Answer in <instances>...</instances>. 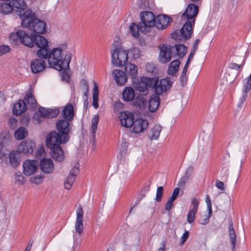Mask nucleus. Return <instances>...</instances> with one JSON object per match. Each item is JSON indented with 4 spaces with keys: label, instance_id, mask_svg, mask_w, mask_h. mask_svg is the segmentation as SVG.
<instances>
[{
    "label": "nucleus",
    "instance_id": "nucleus-1",
    "mask_svg": "<svg viewBox=\"0 0 251 251\" xmlns=\"http://www.w3.org/2000/svg\"><path fill=\"white\" fill-rule=\"evenodd\" d=\"M67 47V44H63L51 50L48 48V64L50 68L60 70L65 67H69L72 59V54L67 52L64 56L63 53Z\"/></svg>",
    "mask_w": 251,
    "mask_h": 251
},
{
    "label": "nucleus",
    "instance_id": "nucleus-2",
    "mask_svg": "<svg viewBox=\"0 0 251 251\" xmlns=\"http://www.w3.org/2000/svg\"><path fill=\"white\" fill-rule=\"evenodd\" d=\"M70 122L71 121L63 119L56 121L55 126L58 132L53 130L48 133V137L51 141L66 144L69 141V133L71 129Z\"/></svg>",
    "mask_w": 251,
    "mask_h": 251
},
{
    "label": "nucleus",
    "instance_id": "nucleus-3",
    "mask_svg": "<svg viewBox=\"0 0 251 251\" xmlns=\"http://www.w3.org/2000/svg\"><path fill=\"white\" fill-rule=\"evenodd\" d=\"M24 17L21 19L23 26L28 28L38 34L46 32V23L36 18L34 12L28 9L23 13Z\"/></svg>",
    "mask_w": 251,
    "mask_h": 251
},
{
    "label": "nucleus",
    "instance_id": "nucleus-4",
    "mask_svg": "<svg viewBox=\"0 0 251 251\" xmlns=\"http://www.w3.org/2000/svg\"><path fill=\"white\" fill-rule=\"evenodd\" d=\"M112 63L116 67L124 66L128 60V52L122 47L119 40H115L112 45Z\"/></svg>",
    "mask_w": 251,
    "mask_h": 251
},
{
    "label": "nucleus",
    "instance_id": "nucleus-5",
    "mask_svg": "<svg viewBox=\"0 0 251 251\" xmlns=\"http://www.w3.org/2000/svg\"><path fill=\"white\" fill-rule=\"evenodd\" d=\"M47 164V158L44 157L40 162V167L42 172L47 173V167L45 166ZM39 164L38 161L36 159L26 160L24 162L23 164V172L27 176H31L37 171Z\"/></svg>",
    "mask_w": 251,
    "mask_h": 251
},
{
    "label": "nucleus",
    "instance_id": "nucleus-6",
    "mask_svg": "<svg viewBox=\"0 0 251 251\" xmlns=\"http://www.w3.org/2000/svg\"><path fill=\"white\" fill-rule=\"evenodd\" d=\"M61 144H64L55 141L52 142L48 137V148L50 150V155L54 161L58 162H62L65 159L64 152L60 146Z\"/></svg>",
    "mask_w": 251,
    "mask_h": 251
},
{
    "label": "nucleus",
    "instance_id": "nucleus-7",
    "mask_svg": "<svg viewBox=\"0 0 251 251\" xmlns=\"http://www.w3.org/2000/svg\"><path fill=\"white\" fill-rule=\"evenodd\" d=\"M34 35H29L24 30H19L15 33H11L9 39L13 41L19 39L24 45L31 48L34 46Z\"/></svg>",
    "mask_w": 251,
    "mask_h": 251
},
{
    "label": "nucleus",
    "instance_id": "nucleus-8",
    "mask_svg": "<svg viewBox=\"0 0 251 251\" xmlns=\"http://www.w3.org/2000/svg\"><path fill=\"white\" fill-rule=\"evenodd\" d=\"M192 23L194 24L195 19L192 21H187L180 30L173 32L171 34V37L176 40H186L189 39L192 32Z\"/></svg>",
    "mask_w": 251,
    "mask_h": 251
},
{
    "label": "nucleus",
    "instance_id": "nucleus-9",
    "mask_svg": "<svg viewBox=\"0 0 251 251\" xmlns=\"http://www.w3.org/2000/svg\"><path fill=\"white\" fill-rule=\"evenodd\" d=\"M140 17L142 21L140 24L144 27H141V32L147 33L155 24L154 15L151 12L143 11L140 13Z\"/></svg>",
    "mask_w": 251,
    "mask_h": 251
},
{
    "label": "nucleus",
    "instance_id": "nucleus-10",
    "mask_svg": "<svg viewBox=\"0 0 251 251\" xmlns=\"http://www.w3.org/2000/svg\"><path fill=\"white\" fill-rule=\"evenodd\" d=\"M152 79L155 82L152 85L153 88L155 93L159 95L169 90L173 83L172 79L169 77L161 79L160 81L156 78L152 77Z\"/></svg>",
    "mask_w": 251,
    "mask_h": 251
},
{
    "label": "nucleus",
    "instance_id": "nucleus-11",
    "mask_svg": "<svg viewBox=\"0 0 251 251\" xmlns=\"http://www.w3.org/2000/svg\"><path fill=\"white\" fill-rule=\"evenodd\" d=\"M154 83L152 77H142L141 78L140 81L135 83V88L140 93L147 94L148 93V88H153L152 85Z\"/></svg>",
    "mask_w": 251,
    "mask_h": 251
},
{
    "label": "nucleus",
    "instance_id": "nucleus-12",
    "mask_svg": "<svg viewBox=\"0 0 251 251\" xmlns=\"http://www.w3.org/2000/svg\"><path fill=\"white\" fill-rule=\"evenodd\" d=\"M35 148V143L30 139H27L22 141L17 148L21 153L25 155L32 154Z\"/></svg>",
    "mask_w": 251,
    "mask_h": 251
},
{
    "label": "nucleus",
    "instance_id": "nucleus-13",
    "mask_svg": "<svg viewBox=\"0 0 251 251\" xmlns=\"http://www.w3.org/2000/svg\"><path fill=\"white\" fill-rule=\"evenodd\" d=\"M159 48L160 49V52L158 59L160 62L166 63L169 62L172 58H174L170 46L166 45H160Z\"/></svg>",
    "mask_w": 251,
    "mask_h": 251
},
{
    "label": "nucleus",
    "instance_id": "nucleus-14",
    "mask_svg": "<svg viewBox=\"0 0 251 251\" xmlns=\"http://www.w3.org/2000/svg\"><path fill=\"white\" fill-rule=\"evenodd\" d=\"M79 164L76 163L75 166L71 170L70 175L67 177L64 184V188L67 190H70L73 184L76 179L77 175L79 173Z\"/></svg>",
    "mask_w": 251,
    "mask_h": 251
},
{
    "label": "nucleus",
    "instance_id": "nucleus-15",
    "mask_svg": "<svg viewBox=\"0 0 251 251\" xmlns=\"http://www.w3.org/2000/svg\"><path fill=\"white\" fill-rule=\"evenodd\" d=\"M172 22L171 17L165 15H159L155 19L154 26L158 29H164Z\"/></svg>",
    "mask_w": 251,
    "mask_h": 251
},
{
    "label": "nucleus",
    "instance_id": "nucleus-16",
    "mask_svg": "<svg viewBox=\"0 0 251 251\" xmlns=\"http://www.w3.org/2000/svg\"><path fill=\"white\" fill-rule=\"evenodd\" d=\"M132 131L135 133H140L144 132L149 126V123L147 120L143 119H138L135 121H133Z\"/></svg>",
    "mask_w": 251,
    "mask_h": 251
},
{
    "label": "nucleus",
    "instance_id": "nucleus-17",
    "mask_svg": "<svg viewBox=\"0 0 251 251\" xmlns=\"http://www.w3.org/2000/svg\"><path fill=\"white\" fill-rule=\"evenodd\" d=\"M7 1H9L11 5L14 10V8L18 9L16 12L19 16L21 20L24 17L23 15L25 12L26 5L24 0H6Z\"/></svg>",
    "mask_w": 251,
    "mask_h": 251
},
{
    "label": "nucleus",
    "instance_id": "nucleus-18",
    "mask_svg": "<svg viewBox=\"0 0 251 251\" xmlns=\"http://www.w3.org/2000/svg\"><path fill=\"white\" fill-rule=\"evenodd\" d=\"M83 210L81 205H79L76 210V220L75 224V229L78 234H81L83 229Z\"/></svg>",
    "mask_w": 251,
    "mask_h": 251
},
{
    "label": "nucleus",
    "instance_id": "nucleus-19",
    "mask_svg": "<svg viewBox=\"0 0 251 251\" xmlns=\"http://www.w3.org/2000/svg\"><path fill=\"white\" fill-rule=\"evenodd\" d=\"M119 119L121 125L126 127H130L133 124L134 120L133 114L128 111H123L120 113Z\"/></svg>",
    "mask_w": 251,
    "mask_h": 251
},
{
    "label": "nucleus",
    "instance_id": "nucleus-20",
    "mask_svg": "<svg viewBox=\"0 0 251 251\" xmlns=\"http://www.w3.org/2000/svg\"><path fill=\"white\" fill-rule=\"evenodd\" d=\"M61 115L63 119L72 122L75 116L74 108L72 103H68L61 111Z\"/></svg>",
    "mask_w": 251,
    "mask_h": 251
},
{
    "label": "nucleus",
    "instance_id": "nucleus-21",
    "mask_svg": "<svg viewBox=\"0 0 251 251\" xmlns=\"http://www.w3.org/2000/svg\"><path fill=\"white\" fill-rule=\"evenodd\" d=\"M198 7L195 4H189L183 14V17L187 20H192L197 15Z\"/></svg>",
    "mask_w": 251,
    "mask_h": 251
},
{
    "label": "nucleus",
    "instance_id": "nucleus-22",
    "mask_svg": "<svg viewBox=\"0 0 251 251\" xmlns=\"http://www.w3.org/2000/svg\"><path fill=\"white\" fill-rule=\"evenodd\" d=\"M27 107L32 109H36L37 107V101L34 96L33 95L32 89L30 88L26 92V95L24 98V100Z\"/></svg>",
    "mask_w": 251,
    "mask_h": 251
},
{
    "label": "nucleus",
    "instance_id": "nucleus-23",
    "mask_svg": "<svg viewBox=\"0 0 251 251\" xmlns=\"http://www.w3.org/2000/svg\"><path fill=\"white\" fill-rule=\"evenodd\" d=\"M171 50L174 56V58L177 56L179 58H182L187 52V48L183 45L177 44L171 47Z\"/></svg>",
    "mask_w": 251,
    "mask_h": 251
},
{
    "label": "nucleus",
    "instance_id": "nucleus-24",
    "mask_svg": "<svg viewBox=\"0 0 251 251\" xmlns=\"http://www.w3.org/2000/svg\"><path fill=\"white\" fill-rule=\"evenodd\" d=\"M114 80L118 85H124L127 80L126 74L122 71L114 70L112 72Z\"/></svg>",
    "mask_w": 251,
    "mask_h": 251
},
{
    "label": "nucleus",
    "instance_id": "nucleus-25",
    "mask_svg": "<svg viewBox=\"0 0 251 251\" xmlns=\"http://www.w3.org/2000/svg\"><path fill=\"white\" fill-rule=\"evenodd\" d=\"M31 69L34 74L43 71L46 68V62L41 59H36L31 63Z\"/></svg>",
    "mask_w": 251,
    "mask_h": 251
},
{
    "label": "nucleus",
    "instance_id": "nucleus-26",
    "mask_svg": "<svg viewBox=\"0 0 251 251\" xmlns=\"http://www.w3.org/2000/svg\"><path fill=\"white\" fill-rule=\"evenodd\" d=\"M27 108L25 100H19L16 101L13 106V114L16 116H19L25 113Z\"/></svg>",
    "mask_w": 251,
    "mask_h": 251
},
{
    "label": "nucleus",
    "instance_id": "nucleus-27",
    "mask_svg": "<svg viewBox=\"0 0 251 251\" xmlns=\"http://www.w3.org/2000/svg\"><path fill=\"white\" fill-rule=\"evenodd\" d=\"M159 95L155 93L151 95L149 100V110L153 112H155L158 108L160 103Z\"/></svg>",
    "mask_w": 251,
    "mask_h": 251
},
{
    "label": "nucleus",
    "instance_id": "nucleus-28",
    "mask_svg": "<svg viewBox=\"0 0 251 251\" xmlns=\"http://www.w3.org/2000/svg\"><path fill=\"white\" fill-rule=\"evenodd\" d=\"M21 152L17 150L11 151L9 154V160L11 165L15 168L20 164L19 161Z\"/></svg>",
    "mask_w": 251,
    "mask_h": 251
},
{
    "label": "nucleus",
    "instance_id": "nucleus-29",
    "mask_svg": "<svg viewBox=\"0 0 251 251\" xmlns=\"http://www.w3.org/2000/svg\"><path fill=\"white\" fill-rule=\"evenodd\" d=\"M125 70L132 79L135 78L137 75L138 68L136 65L133 64H126L125 66Z\"/></svg>",
    "mask_w": 251,
    "mask_h": 251
},
{
    "label": "nucleus",
    "instance_id": "nucleus-30",
    "mask_svg": "<svg viewBox=\"0 0 251 251\" xmlns=\"http://www.w3.org/2000/svg\"><path fill=\"white\" fill-rule=\"evenodd\" d=\"M124 100L126 101H130L135 98L134 89L131 87H126L122 93Z\"/></svg>",
    "mask_w": 251,
    "mask_h": 251
},
{
    "label": "nucleus",
    "instance_id": "nucleus-31",
    "mask_svg": "<svg viewBox=\"0 0 251 251\" xmlns=\"http://www.w3.org/2000/svg\"><path fill=\"white\" fill-rule=\"evenodd\" d=\"M28 135L27 129L23 126H21L16 129L14 132V136L15 139L18 140H21L26 138Z\"/></svg>",
    "mask_w": 251,
    "mask_h": 251
},
{
    "label": "nucleus",
    "instance_id": "nucleus-32",
    "mask_svg": "<svg viewBox=\"0 0 251 251\" xmlns=\"http://www.w3.org/2000/svg\"><path fill=\"white\" fill-rule=\"evenodd\" d=\"M162 130V127L160 125H155L149 133V137L151 140H156L159 137Z\"/></svg>",
    "mask_w": 251,
    "mask_h": 251
},
{
    "label": "nucleus",
    "instance_id": "nucleus-33",
    "mask_svg": "<svg viewBox=\"0 0 251 251\" xmlns=\"http://www.w3.org/2000/svg\"><path fill=\"white\" fill-rule=\"evenodd\" d=\"M180 64V62L178 60L172 61L168 69V74L171 75H175L178 70Z\"/></svg>",
    "mask_w": 251,
    "mask_h": 251
},
{
    "label": "nucleus",
    "instance_id": "nucleus-34",
    "mask_svg": "<svg viewBox=\"0 0 251 251\" xmlns=\"http://www.w3.org/2000/svg\"><path fill=\"white\" fill-rule=\"evenodd\" d=\"M39 48L47 47V39L39 35H34V44Z\"/></svg>",
    "mask_w": 251,
    "mask_h": 251
},
{
    "label": "nucleus",
    "instance_id": "nucleus-35",
    "mask_svg": "<svg viewBox=\"0 0 251 251\" xmlns=\"http://www.w3.org/2000/svg\"><path fill=\"white\" fill-rule=\"evenodd\" d=\"M228 233L230 239V242L232 245V251H233L235 249V245L236 243V235L235 234V230L234 229L233 223L231 221L230 222L229 225Z\"/></svg>",
    "mask_w": 251,
    "mask_h": 251
},
{
    "label": "nucleus",
    "instance_id": "nucleus-36",
    "mask_svg": "<svg viewBox=\"0 0 251 251\" xmlns=\"http://www.w3.org/2000/svg\"><path fill=\"white\" fill-rule=\"evenodd\" d=\"M47 117V109L45 108L40 107L38 109V112L35 113L33 116V119L37 120L38 123H39L42 119Z\"/></svg>",
    "mask_w": 251,
    "mask_h": 251
},
{
    "label": "nucleus",
    "instance_id": "nucleus-37",
    "mask_svg": "<svg viewBox=\"0 0 251 251\" xmlns=\"http://www.w3.org/2000/svg\"><path fill=\"white\" fill-rule=\"evenodd\" d=\"M141 27H144L142 25L139 23L137 25L132 23L129 26L130 31L132 35L135 38H138L139 36V31L141 32Z\"/></svg>",
    "mask_w": 251,
    "mask_h": 251
},
{
    "label": "nucleus",
    "instance_id": "nucleus-38",
    "mask_svg": "<svg viewBox=\"0 0 251 251\" xmlns=\"http://www.w3.org/2000/svg\"><path fill=\"white\" fill-rule=\"evenodd\" d=\"M147 101L146 99L141 96L137 97L134 101V105L140 109H144L146 107Z\"/></svg>",
    "mask_w": 251,
    "mask_h": 251
},
{
    "label": "nucleus",
    "instance_id": "nucleus-39",
    "mask_svg": "<svg viewBox=\"0 0 251 251\" xmlns=\"http://www.w3.org/2000/svg\"><path fill=\"white\" fill-rule=\"evenodd\" d=\"M70 64L69 65L68 68H62L60 70H57L58 71L60 72V75L61 77V79L63 81H65L66 82H68L71 78V74L70 73Z\"/></svg>",
    "mask_w": 251,
    "mask_h": 251
},
{
    "label": "nucleus",
    "instance_id": "nucleus-40",
    "mask_svg": "<svg viewBox=\"0 0 251 251\" xmlns=\"http://www.w3.org/2000/svg\"><path fill=\"white\" fill-rule=\"evenodd\" d=\"M99 89L97 84L96 82L94 83V88L93 90V106L95 109L99 107Z\"/></svg>",
    "mask_w": 251,
    "mask_h": 251
},
{
    "label": "nucleus",
    "instance_id": "nucleus-41",
    "mask_svg": "<svg viewBox=\"0 0 251 251\" xmlns=\"http://www.w3.org/2000/svg\"><path fill=\"white\" fill-rule=\"evenodd\" d=\"M99 121V116L98 115H95L94 116L91 120V130L93 138L95 139L96 132L98 128V125Z\"/></svg>",
    "mask_w": 251,
    "mask_h": 251
},
{
    "label": "nucleus",
    "instance_id": "nucleus-42",
    "mask_svg": "<svg viewBox=\"0 0 251 251\" xmlns=\"http://www.w3.org/2000/svg\"><path fill=\"white\" fill-rule=\"evenodd\" d=\"M9 2H4L0 5V13L7 14L11 12L13 9L9 1Z\"/></svg>",
    "mask_w": 251,
    "mask_h": 251
},
{
    "label": "nucleus",
    "instance_id": "nucleus-43",
    "mask_svg": "<svg viewBox=\"0 0 251 251\" xmlns=\"http://www.w3.org/2000/svg\"><path fill=\"white\" fill-rule=\"evenodd\" d=\"M36 55L41 59H47V47L39 48L37 51Z\"/></svg>",
    "mask_w": 251,
    "mask_h": 251
},
{
    "label": "nucleus",
    "instance_id": "nucleus-44",
    "mask_svg": "<svg viewBox=\"0 0 251 251\" xmlns=\"http://www.w3.org/2000/svg\"><path fill=\"white\" fill-rule=\"evenodd\" d=\"M60 113V110L58 107L48 108V119L56 117Z\"/></svg>",
    "mask_w": 251,
    "mask_h": 251
},
{
    "label": "nucleus",
    "instance_id": "nucleus-45",
    "mask_svg": "<svg viewBox=\"0 0 251 251\" xmlns=\"http://www.w3.org/2000/svg\"><path fill=\"white\" fill-rule=\"evenodd\" d=\"M128 53L134 59L139 58L141 56L140 50L139 49L135 47L131 49L128 51Z\"/></svg>",
    "mask_w": 251,
    "mask_h": 251
},
{
    "label": "nucleus",
    "instance_id": "nucleus-46",
    "mask_svg": "<svg viewBox=\"0 0 251 251\" xmlns=\"http://www.w3.org/2000/svg\"><path fill=\"white\" fill-rule=\"evenodd\" d=\"M197 212V211H196L189 209L187 215V221L188 223L191 224L194 222L196 218L195 215Z\"/></svg>",
    "mask_w": 251,
    "mask_h": 251
},
{
    "label": "nucleus",
    "instance_id": "nucleus-47",
    "mask_svg": "<svg viewBox=\"0 0 251 251\" xmlns=\"http://www.w3.org/2000/svg\"><path fill=\"white\" fill-rule=\"evenodd\" d=\"M128 147V143L125 139H123L120 145V151L121 154L124 155L126 153Z\"/></svg>",
    "mask_w": 251,
    "mask_h": 251
},
{
    "label": "nucleus",
    "instance_id": "nucleus-48",
    "mask_svg": "<svg viewBox=\"0 0 251 251\" xmlns=\"http://www.w3.org/2000/svg\"><path fill=\"white\" fill-rule=\"evenodd\" d=\"M46 153L44 146L43 144L40 145L36 152L35 157L37 158H41Z\"/></svg>",
    "mask_w": 251,
    "mask_h": 251
},
{
    "label": "nucleus",
    "instance_id": "nucleus-49",
    "mask_svg": "<svg viewBox=\"0 0 251 251\" xmlns=\"http://www.w3.org/2000/svg\"><path fill=\"white\" fill-rule=\"evenodd\" d=\"M15 179L19 184L23 185L25 181V177L20 172H16L15 174Z\"/></svg>",
    "mask_w": 251,
    "mask_h": 251
},
{
    "label": "nucleus",
    "instance_id": "nucleus-50",
    "mask_svg": "<svg viewBox=\"0 0 251 251\" xmlns=\"http://www.w3.org/2000/svg\"><path fill=\"white\" fill-rule=\"evenodd\" d=\"M44 179V176L43 175L40 174L39 176H36L33 177H31L30 178V181L33 183L36 184H40L41 183Z\"/></svg>",
    "mask_w": 251,
    "mask_h": 251
},
{
    "label": "nucleus",
    "instance_id": "nucleus-51",
    "mask_svg": "<svg viewBox=\"0 0 251 251\" xmlns=\"http://www.w3.org/2000/svg\"><path fill=\"white\" fill-rule=\"evenodd\" d=\"M212 214H209L208 212V215L201 216V218L199 220V223L201 225H206L209 221V219L211 217Z\"/></svg>",
    "mask_w": 251,
    "mask_h": 251
},
{
    "label": "nucleus",
    "instance_id": "nucleus-52",
    "mask_svg": "<svg viewBox=\"0 0 251 251\" xmlns=\"http://www.w3.org/2000/svg\"><path fill=\"white\" fill-rule=\"evenodd\" d=\"M17 120L14 118H10L8 121V125L11 129H15L17 127Z\"/></svg>",
    "mask_w": 251,
    "mask_h": 251
},
{
    "label": "nucleus",
    "instance_id": "nucleus-53",
    "mask_svg": "<svg viewBox=\"0 0 251 251\" xmlns=\"http://www.w3.org/2000/svg\"><path fill=\"white\" fill-rule=\"evenodd\" d=\"M163 187L162 186H159L157 188L156 194V198L155 200L157 201H160L162 199V197L163 194Z\"/></svg>",
    "mask_w": 251,
    "mask_h": 251
},
{
    "label": "nucleus",
    "instance_id": "nucleus-54",
    "mask_svg": "<svg viewBox=\"0 0 251 251\" xmlns=\"http://www.w3.org/2000/svg\"><path fill=\"white\" fill-rule=\"evenodd\" d=\"M199 205V200L196 198H193L191 201L190 209L197 211L198 209Z\"/></svg>",
    "mask_w": 251,
    "mask_h": 251
},
{
    "label": "nucleus",
    "instance_id": "nucleus-55",
    "mask_svg": "<svg viewBox=\"0 0 251 251\" xmlns=\"http://www.w3.org/2000/svg\"><path fill=\"white\" fill-rule=\"evenodd\" d=\"M10 48L9 46L2 45L0 46V56L5 54L10 51Z\"/></svg>",
    "mask_w": 251,
    "mask_h": 251
},
{
    "label": "nucleus",
    "instance_id": "nucleus-56",
    "mask_svg": "<svg viewBox=\"0 0 251 251\" xmlns=\"http://www.w3.org/2000/svg\"><path fill=\"white\" fill-rule=\"evenodd\" d=\"M199 43V40L197 39L195 41L194 43L193 44L191 51L190 54L189 55V58H193L194 54L195 53V52H196V50H197Z\"/></svg>",
    "mask_w": 251,
    "mask_h": 251
},
{
    "label": "nucleus",
    "instance_id": "nucleus-57",
    "mask_svg": "<svg viewBox=\"0 0 251 251\" xmlns=\"http://www.w3.org/2000/svg\"><path fill=\"white\" fill-rule=\"evenodd\" d=\"M146 69L148 72L151 74H153L156 70V67L153 63H149L147 64Z\"/></svg>",
    "mask_w": 251,
    "mask_h": 251
},
{
    "label": "nucleus",
    "instance_id": "nucleus-58",
    "mask_svg": "<svg viewBox=\"0 0 251 251\" xmlns=\"http://www.w3.org/2000/svg\"><path fill=\"white\" fill-rule=\"evenodd\" d=\"M189 178L187 176H183L179 180L177 185L180 187L183 188L186 182L188 181Z\"/></svg>",
    "mask_w": 251,
    "mask_h": 251
},
{
    "label": "nucleus",
    "instance_id": "nucleus-59",
    "mask_svg": "<svg viewBox=\"0 0 251 251\" xmlns=\"http://www.w3.org/2000/svg\"><path fill=\"white\" fill-rule=\"evenodd\" d=\"M188 67L184 66L182 72L180 76V80L182 82H186L187 80L186 73L187 71Z\"/></svg>",
    "mask_w": 251,
    "mask_h": 251
},
{
    "label": "nucleus",
    "instance_id": "nucleus-60",
    "mask_svg": "<svg viewBox=\"0 0 251 251\" xmlns=\"http://www.w3.org/2000/svg\"><path fill=\"white\" fill-rule=\"evenodd\" d=\"M124 107V104L120 101H117L115 102L114 104V111L115 112H118L122 109H123Z\"/></svg>",
    "mask_w": 251,
    "mask_h": 251
},
{
    "label": "nucleus",
    "instance_id": "nucleus-61",
    "mask_svg": "<svg viewBox=\"0 0 251 251\" xmlns=\"http://www.w3.org/2000/svg\"><path fill=\"white\" fill-rule=\"evenodd\" d=\"M30 120L29 115L25 114L21 119V122L23 125H27Z\"/></svg>",
    "mask_w": 251,
    "mask_h": 251
},
{
    "label": "nucleus",
    "instance_id": "nucleus-62",
    "mask_svg": "<svg viewBox=\"0 0 251 251\" xmlns=\"http://www.w3.org/2000/svg\"><path fill=\"white\" fill-rule=\"evenodd\" d=\"M205 202L207 204V207L208 211L209 214H212V203L211 199H210L209 196H207L205 200Z\"/></svg>",
    "mask_w": 251,
    "mask_h": 251
},
{
    "label": "nucleus",
    "instance_id": "nucleus-63",
    "mask_svg": "<svg viewBox=\"0 0 251 251\" xmlns=\"http://www.w3.org/2000/svg\"><path fill=\"white\" fill-rule=\"evenodd\" d=\"M54 163L50 158H48V174L52 173L54 170Z\"/></svg>",
    "mask_w": 251,
    "mask_h": 251
},
{
    "label": "nucleus",
    "instance_id": "nucleus-64",
    "mask_svg": "<svg viewBox=\"0 0 251 251\" xmlns=\"http://www.w3.org/2000/svg\"><path fill=\"white\" fill-rule=\"evenodd\" d=\"M189 233L186 230L181 237L180 245H183L189 237Z\"/></svg>",
    "mask_w": 251,
    "mask_h": 251
}]
</instances>
